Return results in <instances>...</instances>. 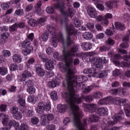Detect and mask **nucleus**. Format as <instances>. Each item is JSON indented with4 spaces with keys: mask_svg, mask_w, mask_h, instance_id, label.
Here are the masks:
<instances>
[{
    "mask_svg": "<svg viewBox=\"0 0 130 130\" xmlns=\"http://www.w3.org/2000/svg\"><path fill=\"white\" fill-rule=\"evenodd\" d=\"M66 31L68 35L66 41L63 39L62 34L60 33L58 35V36H56L55 33H52V37L51 39L50 42L53 47H57V41L63 45L64 48L62 51L63 55L58 59L61 61H64L66 64H64L62 62L59 63V69L62 73L66 74V83L69 91L65 93V94H69V99H68L70 102L71 107L73 110H74L72 105V101L74 100L75 102H77V103H80L82 101L81 98L75 94L76 90L74 87L78 86L79 88H80L81 87L80 83H81L82 86V84H85L84 82L88 81V78L86 76H75L74 75L76 71L75 68L72 67L73 63V58H72V56H75V53L79 51V46L74 45L70 52L66 50L64 47L74 43L70 36L72 35H77L78 31L75 28H66Z\"/></svg>",
    "mask_w": 130,
    "mask_h": 130,
    "instance_id": "nucleus-1",
    "label": "nucleus"
},
{
    "mask_svg": "<svg viewBox=\"0 0 130 130\" xmlns=\"http://www.w3.org/2000/svg\"><path fill=\"white\" fill-rule=\"evenodd\" d=\"M75 94L76 96H78V97L81 98V102L80 103H77L75 102L74 100H73L71 101V105L70 101H69V99L70 98L69 94H68V93H63L62 95V98H64V99L66 100V101L68 102V104H69L70 106L71 111L74 117L73 123L75 122V120L76 121V122L81 121V118H82V117L84 116L83 112L81 110H80L79 106H78L76 104H80V103H82V98H83V99H84L86 102H91L93 101V96L91 95H87L86 96H83L81 98L78 95H77V94H76V92L75 93ZM71 105H72V108ZM72 108H73V110Z\"/></svg>",
    "mask_w": 130,
    "mask_h": 130,
    "instance_id": "nucleus-2",
    "label": "nucleus"
},
{
    "mask_svg": "<svg viewBox=\"0 0 130 130\" xmlns=\"http://www.w3.org/2000/svg\"><path fill=\"white\" fill-rule=\"evenodd\" d=\"M99 120V118L96 116L91 115L89 117V120L88 119H85L83 120V124H82L81 121L77 122L75 120V122L74 123V126H76L78 130H86L85 126L87 124V122H96ZM90 130H97V127L93 126H92Z\"/></svg>",
    "mask_w": 130,
    "mask_h": 130,
    "instance_id": "nucleus-3",
    "label": "nucleus"
},
{
    "mask_svg": "<svg viewBox=\"0 0 130 130\" xmlns=\"http://www.w3.org/2000/svg\"><path fill=\"white\" fill-rule=\"evenodd\" d=\"M121 119H122V114L120 113L115 114L114 115V122L110 121L107 123V124L104 123L102 125V130H118V127H114L112 129L109 128V127L114 125L115 123H117L118 120H121Z\"/></svg>",
    "mask_w": 130,
    "mask_h": 130,
    "instance_id": "nucleus-4",
    "label": "nucleus"
},
{
    "mask_svg": "<svg viewBox=\"0 0 130 130\" xmlns=\"http://www.w3.org/2000/svg\"><path fill=\"white\" fill-rule=\"evenodd\" d=\"M51 109V103L48 100H45L43 102H40L38 104V107L36 110L38 113L41 114L45 111H49Z\"/></svg>",
    "mask_w": 130,
    "mask_h": 130,
    "instance_id": "nucleus-5",
    "label": "nucleus"
},
{
    "mask_svg": "<svg viewBox=\"0 0 130 130\" xmlns=\"http://www.w3.org/2000/svg\"><path fill=\"white\" fill-rule=\"evenodd\" d=\"M89 61L94 64V67H96L97 69L102 70L103 69L102 63H107L108 62V59H106L105 57L102 58L100 57H92V58L89 59Z\"/></svg>",
    "mask_w": 130,
    "mask_h": 130,
    "instance_id": "nucleus-6",
    "label": "nucleus"
},
{
    "mask_svg": "<svg viewBox=\"0 0 130 130\" xmlns=\"http://www.w3.org/2000/svg\"><path fill=\"white\" fill-rule=\"evenodd\" d=\"M54 8L55 9H57V10H60L61 14L63 16H69V17H73L75 13H74V11L72 9H69L68 11L66 12L64 11V4L63 3H57L54 5Z\"/></svg>",
    "mask_w": 130,
    "mask_h": 130,
    "instance_id": "nucleus-7",
    "label": "nucleus"
},
{
    "mask_svg": "<svg viewBox=\"0 0 130 130\" xmlns=\"http://www.w3.org/2000/svg\"><path fill=\"white\" fill-rule=\"evenodd\" d=\"M43 61L46 62L45 64V67L46 70L48 71H51L50 73H48L47 78H51L54 76V73L52 71V70L54 69V63L53 61L51 60H49L47 58H43Z\"/></svg>",
    "mask_w": 130,
    "mask_h": 130,
    "instance_id": "nucleus-8",
    "label": "nucleus"
},
{
    "mask_svg": "<svg viewBox=\"0 0 130 130\" xmlns=\"http://www.w3.org/2000/svg\"><path fill=\"white\" fill-rule=\"evenodd\" d=\"M4 127L0 128V130H10L11 129V126L15 127V130H19L21 128V125L18 122L15 121V120H11L8 121L7 124L4 125Z\"/></svg>",
    "mask_w": 130,
    "mask_h": 130,
    "instance_id": "nucleus-9",
    "label": "nucleus"
},
{
    "mask_svg": "<svg viewBox=\"0 0 130 130\" xmlns=\"http://www.w3.org/2000/svg\"><path fill=\"white\" fill-rule=\"evenodd\" d=\"M110 93L113 95H119V96H127L128 95V89L120 87L118 88L112 89Z\"/></svg>",
    "mask_w": 130,
    "mask_h": 130,
    "instance_id": "nucleus-10",
    "label": "nucleus"
},
{
    "mask_svg": "<svg viewBox=\"0 0 130 130\" xmlns=\"http://www.w3.org/2000/svg\"><path fill=\"white\" fill-rule=\"evenodd\" d=\"M53 119H54V115L52 114H43L41 117V124L42 125H46Z\"/></svg>",
    "mask_w": 130,
    "mask_h": 130,
    "instance_id": "nucleus-11",
    "label": "nucleus"
},
{
    "mask_svg": "<svg viewBox=\"0 0 130 130\" xmlns=\"http://www.w3.org/2000/svg\"><path fill=\"white\" fill-rule=\"evenodd\" d=\"M82 107L84 108V110H85V111L90 112V113L96 112L98 109L97 105L93 104H90L89 105H88L85 103H83Z\"/></svg>",
    "mask_w": 130,
    "mask_h": 130,
    "instance_id": "nucleus-12",
    "label": "nucleus"
},
{
    "mask_svg": "<svg viewBox=\"0 0 130 130\" xmlns=\"http://www.w3.org/2000/svg\"><path fill=\"white\" fill-rule=\"evenodd\" d=\"M96 68L97 67H95V64H93V67L86 68L83 70V73L84 74H90L91 77L96 78V77H99Z\"/></svg>",
    "mask_w": 130,
    "mask_h": 130,
    "instance_id": "nucleus-13",
    "label": "nucleus"
},
{
    "mask_svg": "<svg viewBox=\"0 0 130 130\" xmlns=\"http://www.w3.org/2000/svg\"><path fill=\"white\" fill-rule=\"evenodd\" d=\"M86 11L88 16H90L91 18H96L97 17V11L95 8L91 7L88 6L86 8Z\"/></svg>",
    "mask_w": 130,
    "mask_h": 130,
    "instance_id": "nucleus-14",
    "label": "nucleus"
},
{
    "mask_svg": "<svg viewBox=\"0 0 130 130\" xmlns=\"http://www.w3.org/2000/svg\"><path fill=\"white\" fill-rule=\"evenodd\" d=\"M120 103H122V104L125 105L124 108L126 116L127 117H130V107H128L127 100L125 99H120Z\"/></svg>",
    "mask_w": 130,
    "mask_h": 130,
    "instance_id": "nucleus-15",
    "label": "nucleus"
},
{
    "mask_svg": "<svg viewBox=\"0 0 130 130\" xmlns=\"http://www.w3.org/2000/svg\"><path fill=\"white\" fill-rule=\"evenodd\" d=\"M32 74H33L32 71H31V72L28 71H24L22 74V77L20 78L19 81L20 82H24L26 81V78H29V77H32Z\"/></svg>",
    "mask_w": 130,
    "mask_h": 130,
    "instance_id": "nucleus-16",
    "label": "nucleus"
},
{
    "mask_svg": "<svg viewBox=\"0 0 130 130\" xmlns=\"http://www.w3.org/2000/svg\"><path fill=\"white\" fill-rule=\"evenodd\" d=\"M80 85V87H79V89H81V90H84L83 91V93H86V94H88V93H90L92 89L93 88V86H88L87 87H86V85L85 84L83 83H79V85Z\"/></svg>",
    "mask_w": 130,
    "mask_h": 130,
    "instance_id": "nucleus-17",
    "label": "nucleus"
},
{
    "mask_svg": "<svg viewBox=\"0 0 130 130\" xmlns=\"http://www.w3.org/2000/svg\"><path fill=\"white\" fill-rule=\"evenodd\" d=\"M19 47L21 48H30L33 47L31 46V42L28 39H25L24 41L19 44Z\"/></svg>",
    "mask_w": 130,
    "mask_h": 130,
    "instance_id": "nucleus-18",
    "label": "nucleus"
},
{
    "mask_svg": "<svg viewBox=\"0 0 130 130\" xmlns=\"http://www.w3.org/2000/svg\"><path fill=\"white\" fill-rule=\"evenodd\" d=\"M113 18V15L111 13H107L104 15V19L103 23L104 26H108L109 25V20L108 19H111Z\"/></svg>",
    "mask_w": 130,
    "mask_h": 130,
    "instance_id": "nucleus-19",
    "label": "nucleus"
},
{
    "mask_svg": "<svg viewBox=\"0 0 130 130\" xmlns=\"http://www.w3.org/2000/svg\"><path fill=\"white\" fill-rule=\"evenodd\" d=\"M57 108L59 112L60 113H64L69 108V106L67 105L59 104L57 106Z\"/></svg>",
    "mask_w": 130,
    "mask_h": 130,
    "instance_id": "nucleus-20",
    "label": "nucleus"
},
{
    "mask_svg": "<svg viewBox=\"0 0 130 130\" xmlns=\"http://www.w3.org/2000/svg\"><path fill=\"white\" fill-rule=\"evenodd\" d=\"M115 27L119 31H124L125 30V25L121 22H116L114 23Z\"/></svg>",
    "mask_w": 130,
    "mask_h": 130,
    "instance_id": "nucleus-21",
    "label": "nucleus"
},
{
    "mask_svg": "<svg viewBox=\"0 0 130 130\" xmlns=\"http://www.w3.org/2000/svg\"><path fill=\"white\" fill-rule=\"evenodd\" d=\"M1 118L3 125H7L8 124V121H9V116L4 113H0V120Z\"/></svg>",
    "mask_w": 130,
    "mask_h": 130,
    "instance_id": "nucleus-22",
    "label": "nucleus"
},
{
    "mask_svg": "<svg viewBox=\"0 0 130 130\" xmlns=\"http://www.w3.org/2000/svg\"><path fill=\"white\" fill-rule=\"evenodd\" d=\"M98 113L100 116H104V115H107L108 114V109L107 108H101L98 109Z\"/></svg>",
    "mask_w": 130,
    "mask_h": 130,
    "instance_id": "nucleus-23",
    "label": "nucleus"
},
{
    "mask_svg": "<svg viewBox=\"0 0 130 130\" xmlns=\"http://www.w3.org/2000/svg\"><path fill=\"white\" fill-rule=\"evenodd\" d=\"M92 44L89 42H84L81 44V47L83 50L87 51L92 49Z\"/></svg>",
    "mask_w": 130,
    "mask_h": 130,
    "instance_id": "nucleus-24",
    "label": "nucleus"
},
{
    "mask_svg": "<svg viewBox=\"0 0 130 130\" xmlns=\"http://www.w3.org/2000/svg\"><path fill=\"white\" fill-rule=\"evenodd\" d=\"M42 5V2L41 1H39L36 6H35V13L40 16L41 15V5Z\"/></svg>",
    "mask_w": 130,
    "mask_h": 130,
    "instance_id": "nucleus-25",
    "label": "nucleus"
},
{
    "mask_svg": "<svg viewBox=\"0 0 130 130\" xmlns=\"http://www.w3.org/2000/svg\"><path fill=\"white\" fill-rule=\"evenodd\" d=\"M82 37L86 40H91L93 38V34L90 32H85L82 34Z\"/></svg>",
    "mask_w": 130,
    "mask_h": 130,
    "instance_id": "nucleus-26",
    "label": "nucleus"
},
{
    "mask_svg": "<svg viewBox=\"0 0 130 130\" xmlns=\"http://www.w3.org/2000/svg\"><path fill=\"white\" fill-rule=\"evenodd\" d=\"M109 99L110 103H114V104H117L119 105L120 104V99L119 98H113L111 96L109 97Z\"/></svg>",
    "mask_w": 130,
    "mask_h": 130,
    "instance_id": "nucleus-27",
    "label": "nucleus"
},
{
    "mask_svg": "<svg viewBox=\"0 0 130 130\" xmlns=\"http://www.w3.org/2000/svg\"><path fill=\"white\" fill-rule=\"evenodd\" d=\"M12 59L14 62H16L17 63L22 62V58L18 54H14L12 56Z\"/></svg>",
    "mask_w": 130,
    "mask_h": 130,
    "instance_id": "nucleus-28",
    "label": "nucleus"
},
{
    "mask_svg": "<svg viewBox=\"0 0 130 130\" xmlns=\"http://www.w3.org/2000/svg\"><path fill=\"white\" fill-rule=\"evenodd\" d=\"M119 52H120L121 53V55H119L118 54H116L114 55V58L115 59H121V56H123V54H126L127 53V52L124 50H122L121 49H119L118 50Z\"/></svg>",
    "mask_w": 130,
    "mask_h": 130,
    "instance_id": "nucleus-29",
    "label": "nucleus"
},
{
    "mask_svg": "<svg viewBox=\"0 0 130 130\" xmlns=\"http://www.w3.org/2000/svg\"><path fill=\"white\" fill-rule=\"evenodd\" d=\"M36 73L40 77H43V76L45 75V71H44V69H42L41 67H37Z\"/></svg>",
    "mask_w": 130,
    "mask_h": 130,
    "instance_id": "nucleus-30",
    "label": "nucleus"
},
{
    "mask_svg": "<svg viewBox=\"0 0 130 130\" xmlns=\"http://www.w3.org/2000/svg\"><path fill=\"white\" fill-rule=\"evenodd\" d=\"M9 35L8 32H5L1 35V39H0V43L4 44L6 42V39H8Z\"/></svg>",
    "mask_w": 130,
    "mask_h": 130,
    "instance_id": "nucleus-31",
    "label": "nucleus"
},
{
    "mask_svg": "<svg viewBox=\"0 0 130 130\" xmlns=\"http://www.w3.org/2000/svg\"><path fill=\"white\" fill-rule=\"evenodd\" d=\"M33 47H30V48H26L22 50V53L24 55V56H26V55L30 54V53H31V51H33Z\"/></svg>",
    "mask_w": 130,
    "mask_h": 130,
    "instance_id": "nucleus-32",
    "label": "nucleus"
},
{
    "mask_svg": "<svg viewBox=\"0 0 130 130\" xmlns=\"http://www.w3.org/2000/svg\"><path fill=\"white\" fill-rule=\"evenodd\" d=\"M104 104H110V101L109 100V98H106L102 99L98 102L99 105H103Z\"/></svg>",
    "mask_w": 130,
    "mask_h": 130,
    "instance_id": "nucleus-33",
    "label": "nucleus"
},
{
    "mask_svg": "<svg viewBox=\"0 0 130 130\" xmlns=\"http://www.w3.org/2000/svg\"><path fill=\"white\" fill-rule=\"evenodd\" d=\"M26 91L28 94H35V92H36V88L33 86H28Z\"/></svg>",
    "mask_w": 130,
    "mask_h": 130,
    "instance_id": "nucleus-34",
    "label": "nucleus"
},
{
    "mask_svg": "<svg viewBox=\"0 0 130 130\" xmlns=\"http://www.w3.org/2000/svg\"><path fill=\"white\" fill-rule=\"evenodd\" d=\"M48 36H49V34L48 32H46V33L43 34L41 37H40V40H41V41L46 42L48 40Z\"/></svg>",
    "mask_w": 130,
    "mask_h": 130,
    "instance_id": "nucleus-35",
    "label": "nucleus"
},
{
    "mask_svg": "<svg viewBox=\"0 0 130 130\" xmlns=\"http://www.w3.org/2000/svg\"><path fill=\"white\" fill-rule=\"evenodd\" d=\"M93 98L99 99L103 97V93L101 91H95L92 94Z\"/></svg>",
    "mask_w": 130,
    "mask_h": 130,
    "instance_id": "nucleus-36",
    "label": "nucleus"
},
{
    "mask_svg": "<svg viewBox=\"0 0 130 130\" xmlns=\"http://www.w3.org/2000/svg\"><path fill=\"white\" fill-rule=\"evenodd\" d=\"M57 85V81L56 80H52L48 82V87L49 88H55Z\"/></svg>",
    "mask_w": 130,
    "mask_h": 130,
    "instance_id": "nucleus-37",
    "label": "nucleus"
},
{
    "mask_svg": "<svg viewBox=\"0 0 130 130\" xmlns=\"http://www.w3.org/2000/svg\"><path fill=\"white\" fill-rule=\"evenodd\" d=\"M46 13H47V14H49L50 15H51V14H54L55 16H57V14L56 13H55V11H54V9H53V8L51 7H48L46 8Z\"/></svg>",
    "mask_w": 130,
    "mask_h": 130,
    "instance_id": "nucleus-38",
    "label": "nucleus"
},
{
    "mask_svg": "<svg viewBox=\"0 0 130 130\" xmlns=\"http://www.w3.org/2000/svg\"><path fill=\"white\" fill-rule=\"evenodd\" d=\"M18 103L20 106H21L22 107H25L26 105V101L25 100V99L23 98H20L18 100Z\"/></svg>",
    "mask_w": 130,
    "mask_h": 130,
    "instance_id": "nucleus-39",
    "label": "nucleus"
},
{
    "mask_svg": "<svg viewBox=\"0 0 130 130\" xmlns=\"http://www.w3.org/2000/svg\"><path fill=\"white\" fill-rule=\"evenodd\" d=\"M35 62V59L34 58H31L28 60L27 62L25 63V67L27 69L30 68L31 64H33Z\"/></svg>",
    "mask_w": 130,
    "mask_h": 130,
    "instance_id": "nucleus-40",
    "label": "nucleus"
},
{
    "mask_svg": "<svg viewBox=\"0 0 130 130\" xmlns=\"http://www.w3.org/2000/svg\"><path fill=\"white\" fill-rule=\"evenodd\" d=\"M8 74V69L6 67H0V75L2 76H6Z\"/></svg>",
    "mask_w": 130,
    "mask_h": 130,
    "instance_id": "nucleus-41",
    "label": "nucleus"
},
{
    "mask_svg": "<svg viewBox=\"0 0 130 130\" xmlns=\"http://www.w3.org/2000/svg\"><path fill=\"white\" fill-rule=\"evenodd\" d=\"M45 21H46L45 18H40L37 20V25H39V26H43V25H44V23H45Z\"/></svg>",
    "mask_w": 130,
    "mask_h": 130,
    "instance_id": "nucleus-42",
    "label": "nucleus"
},
{
    "mask_svg": "<svg viewBox=\"0 0 130 130\" xmlns=\"http://www.w3.org/2000/svg\"><path fill=\"white\" fill-rule=\"evenodd\" d=\"M23 114L27 117H30V116H33L34 115V111L32 110H28L26 112H24Z\"/></svg>",
    "mask_w": 130,
    "mask_h": 130,
    "instance_id": "nucleus-43",
    "label": "nucleus"
},
{
    "mask_svg": "<svg viewBox=\"0 0 130 130\" xmlns=\"http://www.w3.org/2000/svg\"><path fill=\"white\" fill-rule=\"evenodd\" d=\"M50 97L52 100H57V98H58L57 92L55 91H52L50 93Z\"/></svg>",
    "mask_w": 130,
    "mask_h": 130,
    "instance_id": "nucleus-44",
    "label": "nucleus"
},
{
    "mask_svg": "<svg viewBox=\"0 0 130 130\" xmlns=\"http://www.w3.org/2000/svg\"><path fill=\"white\" fill-rule=\"evenodd\" d=\"M10 6H11V3L8 2L7 3L2 4L1 5V7L3 10H8V9L10 8Z\"/></svg>",
    "mask_w": 130,
    "mask_h": 130,
    "instance_id": "nucleus-45",
    "label": "nucleus"
},
{
    "mask_svg": "<svg viewBox=\"0 0 130 130\" xmlns=\"http://www.w3.org/2000/svg\"><path fill=\"white\" fill-rule=\"evenodd\" d=\"M3 56L5 57H10L11 56V51L8 50H4L2 51Z\"/></svg>",
    "mask_w": 130,
    "mask_h": 130,
    "instance_id": "nucleus-46",
    "label": "nucleus"
},
{
    "mask_svg": "<svg viewBox=\"0 0 130 130\" xmlns=\"http://www.w3.org/2000/svg\"><path fill=\"white\" fill-rule=\"evenodd\" d=\"M28 23V25H29V26H31V27H34L37 25V21L35 20V19L33 18L29 19Z\"/></svg>",
    "mask_w": 130,
    "mask_h": 130,
    "instance_id": "nucleus-47",
    "label": "nucleus"
},
{
    "mask_svg": "<svg viewBox=\"0 0 130 130\" xmlns=\"http://www.w3.org/2000/svg\"><path fill=\"white\" fill-rule=\"evenodd\" d=\"M27 101L29 103H35L36 102V98L34 95H30L27 98Z\"/></svg>",
    "mask_w": 130,
    "mask_h": 130,
    "instance_id": "nucleus-48",
    "label": "nucleus"
},
{
    "mask_svg": "<svg viewBox=\"0 0 130 130\" xmlns=\"http://www.w3.org/2000/svg\"><path fill=\"white\" fill-rule=\"evenodd\" d=\"M30 122L32 124L36 125L39 122V119L37 117H34L31 118Z\"/></svg>",
    "mask_w": 130,
    "mask_h": 130,
    "instance_id": "nucleus-49",
    "label": "nucleus"
},
{
    "mask_svg": "<svg viewBox=\"0 0 130 130\" xmlns=\"http://www.w3.org/2000/svg\"><path fill=\"white\" fill-rule=\"evenodd\" d=\"M13 117L14 118H15V119H17L18 120H20V119H21L22 117V113H21L19 112H17V113L13 115Z\"/></svg>",
    "mask_w": 130,
    "mask_h": 130,
    "instance_id": "nucleus-50",
    "label": "nucleus"
},
{
    "mask_svg": "<svg viewBox=\"0 0 130 130\" xmlns=\"http://www.w3.org/2000/svg\"><path fill=\"white\" fill-rule=\"evenodd\" d=\"M104 19V16H103V15H99L95 18L98 22H101V24L103 25V26H104V23H103Z\"/></svg>",
    "mask_w": 130,
    "mask_h": 130,
    "instance_id": "nucleus-51",
    "label": "nucleus"
},
{
    "mask_svg": "<svg viewBox=\"0 0 130 130\" xmlns=\"http://www.w3.org/2000/svg\"><path fill=\"white\" fill-rule=\"evenodd\" d=\"M98 74V77H96V78H104V77H106L107 76V72L105 71H100L99 73H97Z\"/></svg>",
    "mask_w": 130,
    "mask_h": 130,
    "instance_id": "nucleus-52",
    "label": "nucleus"
},
{
    "mask_svg": "<svg viewBox=\"0 0 130 130\" xmlns=\"http://www.w3.org/2000/svg\"><path fill=\"white\" fill-rule=\"evenodd\" d=\"M100 3L97 4L96 8L97 9H98V10H100V11H104V10H105V7H104V6L103 5V4H104V2H103V3Z\"/></svg>",
    "mask_w": 130,
    "mask_h": 130,
    "instance_id": "nucleus-53",
    "label": "nucleus"
},
{
    "mask_svg": "<svg viewBox=\"0 0 130 130\" xmlns=\"http://www.w3.org/2000/svg\"><path fill=\"white\" fill-rule=\"evenodd\" d=\"M17 29H18V26L17 25V23H15L9 27V31L10 32H14Z\"/></svg>",
    "mask_w": 130,
    "mask_h": 130,
    "instance_id": "nucleus-54",
    "label": "nucleus"
},
{
    "mask_svg": "<svg viewBox=\"0 0 130 130\" xmlns=\"http://www.w3.org/2000/svg\"><path fill=\"white\" fill-rule=\"evenodd\" d=\"M30 128L29 127V126L26 123H22L21 124V127L20 129L19 130H29Z\"/></svg>",
    "mask_w": 130,
    "mask_h": 130,
    "instance_id": "nucleus-55",
    "label": "nucleus"
},
{
    "mask_svg": "<svg viewBox=\"0 0 130 130\" xmlns=\"http://www.w3.org/2000/svg\"><path fill=\"white\" fill-rule=\"evenodd\" d=\"M24 14V11L22 9H18L15 11L14 16H22Z\"/></svg>",
    "mask_w": 130,
    "mask_h": 130,
    "instance_id": "nucleus-56",
    "label": "nucleus"
},
{
    "mask_svg": "<svg viewBox=\"0 0 130 130\" xmlns=\"http://www.w3.org/2000/svg\"><path fill=\"white\" fill-rule=\"evenodd\" d=\"M121 74V71L119 69H115L113 71V76L114 77H118Z\"/></svg>",
    "mask_w": 130,
    "mask_h": 130,
    "instance_id": "nucleus-57",
    "label": "nucleus"
},
{
    "mask_svg": "<svg viewBox=\"0 0 130 130\" xmlns=\"http://www.w3.org/2000/svg\"><path fill=\"white\" fill-rule=\"evenodd\" d=\"M56 126L54 124H50L46 126V130H56Z\"/></svg>",
    "mask_w": 130,
    "mask_h": 130,
    "instance_id": "nucleus-58",
    "label": "nucleus"
},
{
    "mask_svg": "<svg viewBox=\"0 0 130 130\" xmlns=\"http://www.w3.org/2000/svg\"><path fill=\"white\" fill-rule=\"evenodd\" d=\"M113 32H114V28L112 27L110 29H106V34L108 36H111V35H113Z\"/></svg>",
    "mask_w": 130,
    "mask_h": 130,
    "instance_id": "nucleus-59",
    "label": "nucleus"
},
{
    "mask_svg": "<svg viewBox=\"0 0 130 130\" xmlns=\"http://www.w3.org/2000/svg\"><path fill=\"white\" fill-rule=\"evenodd\" d=\"M11 112L12 113L13 115H14V114H16V113L19 112V109L16 106H14L12 108Z\"/></svg>",
    "mask_w": 130,
    "mask_h": 130,
    "instance_id": "nucleus-60",
    "label": "nucleus"
},
{
    "mask_svg": "<svg viewBox=\"0 0 130 130\" xmlns=\"http://www.w3.org/2000/svg\"><path fill=\"white\" fill-rule=\"evenodd\" d=\"M106 43L107 45H109V46H112L114 45L115 42L113 40L111 39H108L106 41Z\"/></svg>",
    "mask_w": 130,
    "mask_h": 130,
    "instance_id": "nucleus-61",
    "label": "nucleus"
},
{
    "mask_svg": "<svg viewBox=\"0 0 130 130\" xmlns=\"http://www.w3.org/2000/svg\"><path fill=\"white\" fill-rule=\"evenodd\" d=\"M74 24L76 27L79 28V27H81V25L82 23L80 22V20L78 18H75L74 19Z\"/></svg>",
    "mask_w": 130,
    "mask_h": 130,
    "instance_id": "nucleus-62",
    "label": "nucleus"
},
{
    "mask_svg": "<svg viewBox=\"0 0 130 130\" xmlns=\"http://www.w3.org/2000/svg\"><path fill=\"white\" fill-rule=\"evenodd\" d=\"M110 49V47L108 46V45H105L102 46L100 48V51H107Z\"/></svg>",
    "mask_w": 130,
    "mask_h": 130,
    "instance_id": "nucleus-63",
    "label": "nucleus"
},
{
    "mask_svg": "<svg viewBox=\"0 0 130 130\" xmlns=\"http://www.w3.org/2000/svg\"><path fill=\"white\" fill-rule=\"evenodd\" d=\"M10 69V71H12V72L16 71L18 69V65L15 63L11 64Z\"/></svg>",
    "mask_w": 130,
    "mask_h": 130,
    "instance_id": "nucleus-64",
    "label": "nucleus"
}]
</instances>
